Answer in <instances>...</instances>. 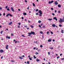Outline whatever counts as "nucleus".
I'll return each mask as SVG.
<instances>
[{
    "label": "nucleus",
    "mask_w": 64,
    "mask_h": 64,
    "mask_svg": "<svg viewBox=\"0 0 64 64\" xmlns=\"http://www.w3.org/2000/svg\"><path fill=\"white\" fill-rule=\"evenodd\" d=\"M38 13H40V14H39V16H41V15H42V12L41 10H40L38 11Z\"/></svg>",
    "instance_id": "obj_1"
},
{
    "label": "nucleus",
    "mask_w": 64,
    "mask_h": 64,
    "mask_svg": "<svg viewBox=\"0 0 64 64\" xmlns=\"http://www.w3.org/2000/svg\"><path fill=\"white\" fill-rule=\"evenodd\" d=\"M28 34L29 35H31V34H33V35H34V34H35V32H34L32 31L30 33H28Z\"/></svg>",
    "instance_id": "obj_2"
},
{
    "label": "nucleus",
    "mask_w": 64,
    "mask_h": 64,
    "mask_svg": "<svg viewBox=\"0 0 64 64\" xmlns=\"http://www.w3.org/2000/svg\"><path fill=\"white\" fill-rule=\"evenodd\" d=\"M54 4L55 5H58V2L57 1H55L54 2Z\"/></svg>",
    "instance_id": "obj_3"
},
{
    "label": "nucleus",
    "mask_w": 64,
    "mask_h": 64,
    "mask_svg": "<svg viewBox=\"0 0 64 64\" xmlns=\"http://www.w3.org/2000/svg\"><path fill=\"white\" fill-rule=\"evenodd\" d=\"M10 9H11L12 11H13V12L14 11V9H13V7H11Z\"/></svg>",
    "instance_id": "obj_4"
},
{
    "label": "nucleus",
    "mask_w": 64,
    "mask_h": 64,
    "mask_svg": "<svg viewBox=\"0 0 64 64\" xmlns=\"http://www.w3.org/2000/svg\"><path fill=\"white\" fill-rule=\"evenodd\" d=\"M9 46L8 45H6V49H8V47Z\"/></svg>",
    "instance_id": "obj_5"
},
{
    "label": "nucleus",
    "mask_w": 64,
    "mask_h": 64,
    "mask_svg": "<svg viewBox=\"0 0 64 64\" xmlns=\"http://www.w3.org/2000/svg\"><path fill=\"white\" fill-rule=\"evenodd\" d=\"M56 26V25L54 24H52V26L54 27H55Z\"/></svg>",
    "instance_id": "obj_6"
},
{
    "label": "nucleus",
    "mask_w": 64,
    "mask_h": 64,
    "mask_svg": "<svg viewBox=\"0 0 64 64\" xmlns=\"http://www.w3.org/2000/svg\"><path fill=\"white\" fill-rule=\"evenodd\" d=\"M0 52H1V53H3V52H4L3 50H0Z\"/></svg>",
    "instance_id": "obj_7"
},
{
    "label": "nucleus",
    "mask_w": 64,
    "mask_h": 64,
    "mask_svg": "<svg viewBox=\"0 0 64 64\" xmlns=\"http://www.w3.org/2000/svg\"><path fill=\"white\" fill-rule=\"evenodd\" d=\"M8 36H6V38H8V39H10V37L9 36L8 38Z\"/></svg>",
    "instance_id": "obj_8"
},
{
    "label": "nucleus",
    "mask_w": 64,
    "mask_h": 64,
    "mask_svg": "<svg viewBox=\"0 0 64 64\" xmlns=\"http://www.w3.org/2000/svg\"><path fill=\"white\" fill-rule=\"evenodd\" d=\"M62 20H61V19H60V20L59 22H60V23H61V22H62Z\"/></svg>",
    "instance_id": "obj_9"
},
{
    "label": "nucleus",
    "mask_w": 64,
    "mask_h": 64,
    "mask_svg": "<svg viewBox=\"0 0 64 64\" xmlns=\"http://www.w3.org/2000/svg\"><path fill=\"white\" fill-rule=\"evenodd\" d=\"M51 38L48 40V42H51Z\"/></svg>",
    "instance_id": "obj_10"
},
{
    "label": "nucleus",
    "mask_w": 64,
    "mask_h": 64,
    "mask_svg": "<svg viewBox=\"0 0 64 64\" xmlns=\"http://www.w3.org/2000/svg\"><path fill=\"white\" fill-rule=\"evenodd\" d=\"M19 59H23V58L21 56H20L19 57Z\"/></svg>",
    "instance_id": "obj_11"
},
{
    "label": "nucleus",
    "mask_w": 64,
    "mask_h": 64,
    "mask_svg": "<svg viewBox=\"0 0 64 64\" xmlns=\"http://www.w3.org/2000/svg\"><path fill=\"white\" fill-rule=\"evenodd\" d=\"M23 14L24 15H27V14L26 13H24Z\"/></svg>",
    "instance_id": "obj_12"
},
{
    "label": "nucleus",
    "mask_w": 64,
    "mask_h": 64,
    "mask_svg": "<svg viewBox=\"0 0 64 64\" xmlns=\"http://www.w3.org/2000/svg\"><path fill=\"white\" fill-rule=\"evenodd\" d=\"M48 20L49 21H51V20H52V18H50L48 19Z\"/></svg>",
    "instance_id": "obj_13"
},
{
    "label": "nucleus",
    "mask_w": 64,
    "mask_h": 64,
    "mask_svg": "<svg viewBox=\"0 0 64 64\" xmlns=\"http://www.w3.org/2000/svg\"><path fill=\"white\" fill-rule=\"evenodd\" d=\"M58 7L59 8L61 7V5H60V4H58Z\"/></svg>",
    "instance_id": "obj_14"
},
{
    "label": "nucleus",
    "mask_w": 64,
    "mask_h": 64,
    "mask_svg": "<svg viewBox=\"0 0 64 64\" xmlns=\"http://www.w3.org/2000/svg\"><path fill=\"white\" fill-rule=\"evenodd\" d=\"M12 23V22H10L8 24V25H11Z\"/></svg>",
    "instance_id": "obj_15"
},
{
    "label": "nucleus",
    "mask_w": 64,
    "mask_h": 64,
    "mask_svg": "<svg viewBox=\"0 0 64 64\" xmlns=\"http://www.w3.org/2000/svg\"><path fill=\"white\" fill-rule=\"evenodd\" d=\"M9 15V14H6V17H8Z\"/></svg>",
    "instance_id": "obj_16"
},
{
    "label": "nucleus",
    "mask_w": 64,
    "mask_h": 64,
    "mask_svg": "<svg viewBox=\"0 0 64 64\" xmlns=\"http://www.w3.org/2000/svg\"><path fill=\"white\" fill-rule=\"evenodd\" d=\"M38 54H39V53H38L37 52H36L35 53L36 55H38Z\"/></svg>",
    "instance_id": "obj_17"
},
{
    "label": "nucleus",
    "mask_w": 64,
    "mask_h": 64,
    "mask_svg": "<svg viewBox=\"0 0 64 64\" xmlns=\"http://www.w3.org/2000/svg\"><path fill=\"white\" fill-rule=\"evenodd\" d=\"M32 4H33V6H34V7L35 6V4H34V3H33Z\"/></svg>",
    "instance_id": "obj_18"
},
{
    "label": "nucleus",
    "mask_w": 64,
    "mask_h": 64,
    "mask_svg": "<svg viewBox=\"0 0 64 64\" xmlns=\"http://www.w3.org/2000/svg\"><path fill=\"white\" fill-rule=\"evenodd\" d=\"M30 27H31L32 28H33L34 26H33L31 25L30 26Z\"/></svg>",
    "instance_id": "obj_19"
},
{
    "label": "nucleus",
    "mask_w": 64,
    "mask_h": 64,
    "mask_svg": "<svg viewBox=\"0 0 64 64\" xmlns=\"http://www.w3.org/2000/svg\"><path fill=\"white\" fill-rule=\"evenodd\" d=\"M36 61H38V62H39V61H40V60L39 59H36Z\"/></svg>",
    "instance_id": "obj_20"
},
{
    "label": "nucleus",
    "mask_w": 64,
    "mask_h": 64,
    "mask_svg": "<svg viewBox=\"0 0 64 64\" xmlns=\"http://www.w3.org/2000/svg\"><path fill=\"white\" fill-rule=\"evenodd\" d=\"M9 14V15H10V17H12V15H11V14Z\"/></svg>",
    "instance_id": "obj_21"
},
{
    "label": "nucleus",
    "mask_w": 64,
    "mask_h": 64,
    "mask_svg": "<svg viewBox=\"0 0 64 64\" xmlns=\"http://www.w3.org/2000/svg\"><path fill=\"white\" fill-rule=\"evenodd\" d=\"M61 33L62 34L64 33V32H63V30H62Z\"/></svg>",
    "instance_id": "obj_22"
},
{
    "label": "nucleus",
    "mask_w": 64,
    "mask_h": 64,
    "mask_svg": "<svg viewBox=\"0 0 64 64\" xmlns=\"http://www.w3.org/2000/svg\"><path fill=\"white\" fill-rule=\"evenodd\" d=\"M40 34H43V32L42 31H40Z\"/></svg>",
    "instance_id": "obj_23"
},
{
    "label": "nucleus",
    "mask_w": 64,
    "mask_h": 64,
    "mask_svg": "<svg viewBox=\"0 0 64 64\" xmlns=\"http://www.w3.org/2000/svg\"><path fill=\"white\" fill-rule=\"evenodd\" d=\"M41 21L40 20H39L38 21V23H41Z\"/></svg>",
    "instance_id": "obj_24"
},
{
    "label": "nucleus",
    "mask_w": 64,
    "mask_h": 64,
    "mask_svg": "<svg viewBox=\"0 0 64 64\" xmlns=\"http://www.w3.org/2000/svg\"><path fill=\"white\" fill-rule=\"evenodd\" d=\"M34 59H36V57L35 56H34Z\"/></svg>",
    "instance_id": "obj_25"
},
{
    "label": "nucleus",
    "mask_w": 64,
    "mask_h": 64,
    "mask_svg": "<svg viewBox=\"0 0 64 64\" xmlns=\"http://www.w3.org/2000/svg\"><path fill=\"white\" fill-rule=\"evenodd\" d=\"M53 2H54L53 1V0L51 1L50 2L51 3H53Z\"/></svg>",
    "instance_id": "obj_26"
},
{
    "label": "nucleus",
    "mask_w": 64,
    "mask_h": 64,
    "mask_svg": "<svg viewBox=\"0 0 64 64\" xmlns=\"http://www.w3.org/2000/svg\"><path fill=\"white\" fill-rule=\"evenodd\" d=\"M56 17H54V18L53 19L54 20H55V19H56Z\"/></svg>",
    "instance_id": "obj_27"
},
{
    "label": "nucleus",
    "mask_w": 64,
    "mask_h": 64,
    "mask_svg": "<svg viewBox=\"0 0 64 64\" xmlns=\"http://www.w3.org/2000/svg\"><path fill=\"white\" fill-rule=\"evenodd\" d=\"M49 33H50V32H49V31H48V32H47V34H49Z\"/></svg>",
    "instance_id": "obj_28"
},
{
    "label": "nucleus",
    "mask_w": 64,
    "mask_h": 64,
    "mask_svg": "<svg viewBox=\"0 0 64 64\" xmlns=\"http://www.w3.org/2000/svg\"><path fill=\"white\" fill-rule=\"evenodd\" d=\"M18 28H20V26H18Z\"/></svg>",
    "instance_id": "obj_29"
},
{
    "label": "nucleus",
    "mask_w": 64,
    "mask_h": 64,
    "mask_svg": "<svg viewBox=\"0 0 64 64\" xmlns=\"http://www.w3.org/2000/svg\"><path fill=\"white\" fill-rule=\"evenodd\" d=\"M50 49H53V48L52 47H50Z\"/></svg>",
    "instance_id": "obj_30"
},
{
    "label": "nucleus",
    "mask_w": 64,
    "mask_h": 64,
    "mask_svg": "<svg viewBox=\"0 0 64 64\" xmlns=\"http://www.w3.org/2000/svg\"><path fill=\"white\" fill-rule=\"evenodd\" d=\"M7 10L8 11H10V9L9 8H7Z\"/></svg>",
    "instance_id": "obj_31"
},
{
    "label": "nucleus",
    "mask_w": 64,
    "mask_h": 64,
    "mask_svg": "<svg viewBox=\"0 0 64 64\" xmlns=\"http://www.w3.org/2000/svg\"><path fill=\"white\" fill-rule=\"evenodd\" d=\"M22 36L23 37H25V36L24 35H22Z\"/></svg>",
    "instance_id": "obj_32"
},
{
    "label": "nucleus",
    "mask_w": 64,
    "mask_h": 64,
    "mask_svg": "<svg viewBox=\"0 0 64 64\" xmlns=\"http://www.w3.org/2000/svg\"><path fill=\"white\" fill-rule=\"evenodd\" d=\"M38 10H38V9H37L36 10V11L37 12V11H38Z\"/></svg>",
    "instance_id": "obj_33"
},
{
    "label": "nucleus",
    "mask_w": 64,
    "mask_h": 64,
    "mask_svg": "<svg viewBox=\"0 0 64 64\" xmlns=\"http://www.w3.org/2000/svg\"><path fill=\"white\" fill-rule=\"evenodd\" d=\"M40 47H41V48H42V47L43 46L42 45H41L40 46Z\"/></svg>",
    "instance_id": "obj_34"
},
{
    "label": "nucleus",
    "mask_w": 64,
    "mask_h": 64,
    "mask_svg": "<svg viewBox=\"0 0 64 64\" xmlns=\"http://www.w3.org/2000/svg\"><path fill=\"white\" fill-rule=\"evenodd\" d=\"M52 15L53 16H54V15H55V14L53 13H52Z\"/></svg>",
    "instance_id": "obj_35"
},
{
    "label": "nucleus",
    "mask_w": 64,
    "mask_h": 64,
    "mask_svg": "<svg viewBox=\"0 0 64 64\" xmlns=\"http://www.w3.org/2000/svg\"><path fill=\"white\" fill-rule=\"evenodd\" d=\"M59 26H60V27H62V25H61V24H60L59 25Z\"/></svg>",
    "instance_id": "obj_36"
},
{
    "label": "nucleus",
    "mask_w": 64,
    "mask_h": 64,
    "mask_svg": "<svg viewBox=\"0 0 64 64\" xmlns=\"http://www.w3.org/2000/svg\"><path fill=\"white\" fill-rule=\"evenodd\" d=\"M58 13H60V11L58 10Z\"/></svg>",
    "instance_id": "obj_37"
},
{
    "label": "nucleus",
    "mask_w": 64,
    "mask_h": 64,
    "mask_svg": "<svg viewBox=\"0 0 64 64\" xmlns=\"http://www.w3.org/2000/svg\"><path fill=\"white\" fill-rule=\"evenodd\" d=\"M39 14H38V13H36V15H38Z\"/></svg>",
    "instance_id": "obj_38"
},
{
    "label": "nucleus",
    "mask_w": 64,
    "mask_h": 64,
    "mask_svg": "<svg viewBox=\"0 0 64 64\" xmlns=\"http://www.w3.org/2000/svg\"><path fill=\"white\" fill-rule=\"evenodd\" d=\"M59 58H60V56H58V57H57V59H59Z\"/></svg>",
    "instance_id": "obj_39"
},
{
    "label": "nucleus",
    "mask_w": 64,
    "mask_h": 64,
    "mask_svg": "<svg viewBox=\"0 0 64 64\" xmlns=\"http://www.w3.org/2000/svg\"><path fill=\"white\" fill-rule=\"evenodd\" d=\"M50 33L52 34H53V33L52 32H50Z\"/></svg>",
    "instance_id": "obj_40"
},
{
    "label": "nucleus",
    "mask_w": 64,
    "mask_h": 64,
    "mask_svg": "<svg viewBox=\"0 0 64 64\" xmlns=\"http://www.w3.org/2000/svg\"><path fill=\"white\" fill-rule=\"evenodd\" d=\"M24 27H26V28H27V26H25Z\"/></svg>",
    "instance_id": "obj_41"
},
{
    "label": "nucleus",
    "mask_w": 64,
    "mask_h": 64,
    "mask_svg": "<svg viewBox=\"0 0 64 64\" xmlns=\"http://www.w3.org/2000/svg\"><path fill=\"white\" fill-rule=\"evenodd\" d=\"M29 59H30V60H32V58H29Z\"/></svg>",
    "instance_id": "obj_42"
},
{
    "label": "nucleus",
    "mask_w": 64,
    "mask_h": 64,
    "mask_svg": "<svg viewBox=\"0 0 64 64\" xmlns=\"http://www.w3.org/2000/svg\"><path fill=\"white\" fill-rule=\"evenodd\" d=\"M4 16H5V13H4L3 14Z\"/></svg>",
    "instance_id": "obj_43"
},
{
    "label": "nucleus",
    "mask_w": 64,
    "mask_h": 64,
    "mask_svg": "<svg viewBox=\"0 0 64 64\" xmlns=\"http://www.w3.org/2000/svg\"><path fill=\"white\" fill-rule=\"evenodd\" d=\"M2 32H3V31H2L1 32V34H2Z\"/></svg>",
    "instance_id": "obj_44"
},
{
    "label": "nucleus",
    "mask_w": 64,
    "mask_h": 64,
    "mask_svg": "<svg viewBox=\"0 0 64 64\" xmlns=\"http://www.w3.org/2000/svg\"><path fill=\"white\" fill-rule=\"evenodd\" d=\"M22 19H24V18L23 17H22Z\"/></svg>",
    "instance_id": "obj_45"
},
{
    "label": "nucleus",
    "mask_w": 64,
    "mask_h": 64,
    "mask_svg": "<svg viewBox=\"0 0 64 64\" xmlns=\"http://www.w3.org/2000/svg\"><path fill=\"white\" fill-rule=\"evenodd\" d=\"M51 10H54L53 8H51Z\"/></svg>",
    "instance_id": "obj_46"
},
{
    "label": "nucleus",
    "mask_w": 64,
    "mask_h": 64,
    "mask_svg": "<svg viewBox=\"0 0 64 64\" xmlns=\"http://www.w3.org/2000/svg\"><path fill=\"white\" fill-rule=\"evenodd\" d=\"M19 25L20 26L21 24V23H18Z\"/></svg>",
    "instance_id": "obj_47"
},
{
    "label": "nucleus",
    "mask_w": 64,
    "mask_h": 64,
    "mask_svg": "<svg viewBox=\"0 0 64 64\" xmlns=\"http://www.w3.org/2000/svg\"><path fill=\"white\" fill-rule=\"evenodd\" d=\"M38 27H40V28L41 27V26H40V25H39L38 26Z\"/></svg>",
    "instance_id": "obj_48"
},
{
    "label": "nucleus",
    "mask_w": 64,
    "mask_h": 64,
    "mask_svg": "<svg viewBox=\"0 0 64 64\" xmlns=\"http://www.w3.org/2000/svg\"><path fill=\"white\" fill-rule=\"evenodd\" d=\"M27 63L28 64H29V62L28 61V62H27Z\"/></svg>",
    "instance_id": "obj_49"
},
{
    "label": "nucleus",
    "mask_w": 64,
    "mask_h": 64,
    "mask_svg": "<svg viewBox=\"0 0 64 64\" xmlns=\"http://www.w3.org/2000/svg\"><path fill=\"white\" fill-rule=\"evenodd\" d=\"M3 58V56H2L1 57V59H2V58Z\"/></svg>",
    "instance_id": "obj_50"
},
{
    "label": "nucleus",
    "mask_w": 64,
    "mask_h": 64,
    "mask_svg": "<svg viewBox=\"0 0 64 64\" xmlns=\"http://www.w3.org/2000/svg\"><path fill=\"white\" fill-rule=\"evenodd\" d=\"M11 62H14V60H12L11 61Z\"/></svg>",
    "instance_id": "obj_51"
},
{
    "label": "nucleus",
    "mask_w": 64,
    "mask_h": 64,
    "mask_svg": "<svg viewBox=\"0 0 64 64\" xmlns=\"http://www.w3.org/2000/svg\"><path fill=\"white\" fill-rule=\"evenodd\" d=\"M8 8V6H6V8Z\"/></svg>",
    "instance_id": "obj_52"
},
{
    "label": "nucleus",
    "mask_w": 64,
    "mask_h": 64,
    "mask_svg": "<svg viewBox=\"0 0 64 64\" xmlns=\"http://www.w3.org/2000/svg\"><path fill=\"white\" fill-rule=\"evenodd\" d=\"M48 3L49 4H51V2H48Z\"/></svg>",
    "instance_id": "obj_53"
},
{
    "label": "nucleus",
    "mask_w": 64,
    "mask_h": 64,
    "mask_svg": "<svg viewBox=\"0 0 64 64\" xmlns=\"http://www.w3.org/2000/svg\"><path fill=\"white\" fill-rule=\"evenodd\" d=\"M11 36H13V34H11Z\"/></svg>",
    "instance_id": "obj_54"
},
{
    "label": "nucleus",
    "mask_w": 64,
    "mask_h": 64,
    "mask_svg": "<svg viewBox=\"0 0 64 64\" xmlns=\"http://www.w3.org/2000/svg\"><path fill=\"white\" fill-rule=\"evenodd\" d=\"M17 43V41H16L15 42V43Z\"/></svg>",
    "instance_id": "obj_55"
},
{
    "label": "nucleus",
    "mask_w": 64,
    "mask_h": 64,
    "mask_svg": "<svg viewBox=\"0 0 64 64\" xmlns=\"http://www.w3.org/2000/svg\"><path fill=\"white\" fill-rule=\"evenodd\" d=\"M28 58H30V56H28Z\"/></svg>",
    "instance_id": "obj_56"
},
{
    "label": "nucleus",
    "mask_w": 64,
    "mask_h": 64,
    "mask_svg": "<svg viewBox=\"0 0 64 64\" xmlns=\"http://www.w3.org/2000/svg\"><path fill=\"white\" fill-rule=\"evenodd\" d=\"M52 41H53V42H54V41H55V40L53 39L52 40Z\"/></svg>",
    "instance_id": "obj_57"
},
{
    "label": "nucleus",
    "mask_w": 64,
    "mask_h": 64,
    "mask_svg": "<svg viewBox=\"0 0 64 64\" xmlns=\"http://www.w3.org/2000/svg\"><path fill=\"white\" fill-rule=\"evenodd\" d=\"M29 8V7H28V8H27V9H28V10Z\"/></svg>",
    "instance_id": "obj_58"
},
{
    "label": "nucleus",
    "mask_w": 64,
    "mask_h": 64,
    "mask_svg": "<svg viewBox=\"0 0 64 64\" xmlns=\"http://www.w3.org/2000/svg\"><path fill=\"white\" fill-rule=\"evenodd\" d=\"M21 56L22 57H24V55L23 56Z\"/></svg>",
    "instance_id": "obj_59"
},
{
    "label": "nucleus",
    "mask_w": 64,
    "mask_h": 64,
    "mask_svg": "<svg viewBox=\"0 0 64 64\" xmlns=\"http://www.w3.org/2000/svg\"><path fill=\"white\" fill-rule=\"evenodd\" d=\"M25 2H27V1L26 0H25Z\"/></svg>",
    "instance_id": "obj_60"
},
{
    "label": "nucleus",
    "mask_w": 64,
    "mask_h": 64,
    "mask_svg": "<svg viewBox=\"0 0 64 64\" xmlns=\"http://www.w3.org/2000/svg\"><path fill=\"white\" fill-rule=\"evenodd\" d=\"M62 54H60V56H62Z\"/></svg>",
    "instance_id": "obj_61"
},
{
    "label": "nucleus",
    "mask_w": 64,
    "mask_h": 64,
    "mask_svg": "<svg viewBox=\"0 0 64 64\" xmlns=\"http://www.w3.org/2000/svg\"><path fill=\"white\" fill-rule=\"evenodd\" d=\"M48 55H50V52H48Z\"/></svg>",
    "instance_id": "obj_62"
},
{
    "label": "nucleus",
    "mask_w": 64,
    "mask_h": 64,
    "mask_svg": "<svg viewBox=\"0 0 64 64\" xmlns=\"http://www.w3.org/2000/svg\"><path fill=\"white\" fill-rule=\"evenodd\" d=\"M56 20V21H57V19L56 18V19H55Z\"/></svg>",
    "instance_id": "obj_63"
},
{
    "label": "nucleus",
    "mask_w": 64,
    "mask_h": 64,
    "mask_svg": "<svg viewBox=\"0 0 64 64\" xmlns=\"http://www.w3.org/2000/svg\"><path fill=\"white\" fill-rule=\"evenodd\" d=\"M2 9L1 8H0V10H2Z\"/></svg>",
    "instance_id": "obj_64"
}]
</instances>
